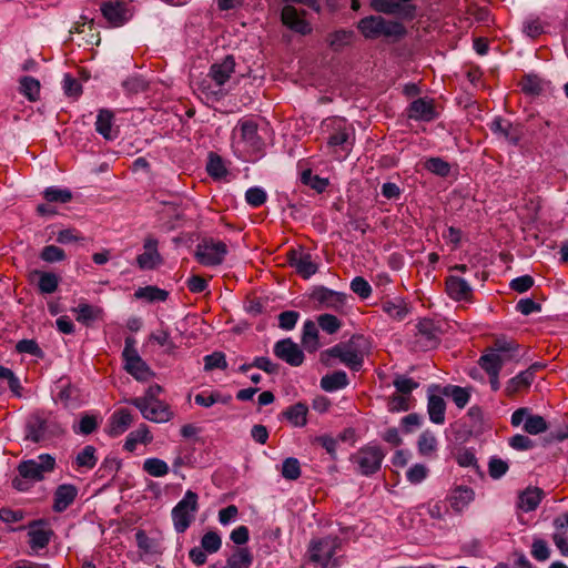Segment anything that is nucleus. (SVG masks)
Instances as JSON below:
<instances>
[{"label": "nucleus", "mask_w": 568, "mask_h": 568, "mask_svg": "<svg viewBox=\"0 0 568 568\" xmlns=\"http://www.w3.org/2000/svg\"><path fill=\"white\" fill-rule=\"evenodd\" d=\"M235 71V60L232 55L225 57L221 62L213 63L205 78L196 83L197 92L207 101H219L226 93V82Z\"/></svg>", "instance_id": "f257e3e1"}, {"label": "nucleus", "mask_w": 568, "mask_h": 568, "mask_svg": "<svg viewBox=\"0 0 568 568\" xmlns=\"http://www.w3.org/2000/svg\"><path fill=\"white\" fill-rule=\"evenodd\" d=\"M234 152L245 161H255L264 146L257 133V124L252 120H242L233 131Z\"/></svg>", "instance_id": "f03ea898"}, {"label": "nucleus", "mask_w": 568, "mask_h": 568, "mask_svg": "<svg viewBox=\"0 0 568 568\" xmlns=\"http://www.w3.org/2000/svg\"><path fill=\"white\" fill-rule=\"evenodd\" d=\"M321 129L325 134L326 146L334 154L338 152L349 153L355 139V131L346 119L331 116L323 120Z\"/></svg>", "instance_id": "7ed1b4c3"}, {"label": "nucleus", "mask_w": 568, "mask_h": 568, "mask_svg": "<svg viewBox=\"0 0 568 568\" xmlns=\"http://www.w3.org/2000/svg\"><path fill=\"white\" fill-rule=\"evenodd\" d=\"M63 430L55 417L44 410L33 413L26 424V438L39 443L50 436L62 434Z\"/></svg>", "instance_id": "20e7f679"}, {"label": "nucleus", "mask_w": 568, "mask_h": 568, "mask_svg": "<svg viewBox=\"0 0 568 568\" xmlns=\"http://www.w3.org/2000/svg\"><path fill=\"white\" fill-rule=\"evenodd\" d=\"M341 545L342 541L337 536L312 539L307 548L310 562L322 568H327L331 564L336 565L334 556L341 548Z\"/></svg>", "instance_id": "39448f33"}, {"label": "nucleus", "mask_w": 568, "mask_h": 568, "mask_svg": "<svg viewBox=\"0 0 568 568\" xmlns=\"http://www.w3.org/2000/svg\"><path fill=\"white\" fill-rule=\"evenodd\" d=\"M358 30L367 39L382 36L399 38L405 34V28L399 22L387 21L381 16H369L359 20Z\"/></svg>", "instance_id": "423d86ee"}, {"label": "nucleus", "mask_w": 568, "mask_h": 568, "mask_svg": "<svg viewBox=\"0 0 568 568\" xmlns=\"http://www.w3.org/2000/svg\"><path fill=\"white\" fill-rule=\"evenodd\" d=\"M199 510V496L192 490H186L183 498L171 511L173 526L176 532H185L195 519Z\"/></svg>", "instance_id": "0eeeda50"}, {"label": "nucleus", "mask_w": 568, "mask_h": 568, "mask_svg": "<svg viewBox=\"0 0 568 568\" xmlns=\"http://www.w3.org/2000/svg\"><path fill=\"white\" fill-rule=\"evenodd\" d=\"M384 458L385 452L378 445L367 444L351 456V462L357 473L371 476L381 469Z\"/></svg>", "instance_id": "6e6552de"}, {"label": "nucleus", "mask_w": 568, "mask_h": 568, "mask_svg": "<svg viewBox=\"0 0 568 568\" xmlns=\"http://www.w3.org/2000/svg\"><path fill=\"white\" fill-rule=\"evenodd\" d=\"M361 339L358 336H353L348 342L336 344L325 353L331 357L338 358L352 371L358 372L364 363V353L358 344Z\"/></svg>", "instance_id": "1a4fd4ad"}, {"label": "nucleus", "mask_w": 568, "mask_h": 568, "mask_svg": "<svg viewBox=\"0 0 568 568\" xmlns=\"http://www.w3.org/2000/svg\"><path fill=\"white\" fill-rule=\"evenodd\" d=\"M55 468V458L50 454H41L36 459L22 460L18 465L19 476L30 481H41Z\"/></svg>", "instance_id": "9d476101"}, {"label": "nucleus", "mask_w": 568, "mask_h": 568, "mask_svg": "<svg viewBox=\"0 0 568 568\" xmlns=\"http://www.w3.org/2000/svg\"><path fill=\"white\" fill-rule=\"evenodd\" d=\"M227 246L222 241L204 239L196 245L195 258L204 266H216L223 263Z\"/></svg>", "instance_id": "9b49d317"}, {"label": "nucleus", "mask_w": 568, "mask_h": 568, "mask_svg": "<svg viewBox=\"0 0 568 568\" xmlns=\"http://www.w3.org/2000/svg\"><path fill=\"white\" fill-rule=\"evenodd\" d=\"M103 18L111 27L119 28L129 22L133 17L131 6L125 1L109 0L100 7Z\"/></svg>", "instance_id": "f8f14e48"}, {"label": "nucleus", "mask_w": 568, "mask_h": 568, "mask_svg": "<svg viewBox=\"0 0 568 568\" xmlns=\"http://www.w3.org/2000/svg\"><path fill=\"white\" fill-rule=\"evenodd\" d=\"M129 403L135 406L145 419L153 423H166L173 416L170 406L162 400L130 399Z\"/></svg>", "instance_id": "ddd939ff"}, {"label": "nucleus", "mask_w": 568, "mask_h": 568, "mask_svg": "<svg viewBox=\"0 0 568 568\" xmlns=\"http://www.w3.org/2000/svg\"><path fill=\"white\" fill-rule=\"evenodd\" d=\"M287 262L304 280H308L318 271V264L312 254L302 247L292 248L287 252Z\"/></svg>", "instance_id": "4468645a"}, {"label": "nucleus", "mask_w": 568, "mask_h": 568, "mask_svg": "<svg viewBox=\"0 0 568 568\" xmlns=\"http://www.w3.org/2000/svg\"><path fill=\"white\" fill-rule=\"evenodd\" d=\"M310 297L314 303H316L317 308H328L334 311H341L345 306L347 300L345 293L336 292L324 286L315 287Z\"/></svg>", "instance_id": "2eb2a0df"}, {"label": "nucleus", "mask_w": 568, "mask_h": 568, "mask_svg": "<svg viewBox=\"0 0 568 568\" xmlns=\"http://www.w3.org/2000/svg\"><path fill=\"white\" fill-rule=\"evenodd\" d=\"M445 291L455 302L473 303L474 290L470 284L460 276L448 275L445 280Z\"/></svg>", "instance_id": "dca6fc26"}, {"label": "nucleus", "mask_w": 568, "mask_h": 568, "mask_svg": "<svg viewBox=\"0 0 568 568\" xmlns=\"http://www.w3.org/2000/svg\"><path fill=\"white\" fill-rule=\"evenodd\" d=\"M282 23L290 30L306 36L311 33L312 28L305 19V11H298L291 4H285L281 12Z\"/></svg>", "instance_id": "f3484780"}, {"label": "nucleus", "mask_w": 568, "mask_h": 568, "mask_svg": "<svg viewBox=\"0 0 568 568\" xmlns=\"http://www.w3.org/2000/svg\"><path fill=\"white\" fill-rule=\"evenodd\" d=\"M489 129L495 135L513 145H517L524 135L520 124H513L510 121L500 116L495 118L489 123Z\"/></svg>", "instance_id": "a211bd4d"}, {"label": "nucleus", "mask_w": 568, "mask_h": 568, "mask_svg": "<svg viewBox=\"0 0 568 568\" xmlns=\"http://www.w3.org/2000/svg\"><path fill=\"white\" fill-rule=\"evenodd\" d=\"M274 355L291 366H300L304 362V353L291 338H284L275 343Z\"/></svg>", "instance_id": "6ab92c4d"}, {"label": "nucleus", "mask_w": 568, "mask_h": 568, "mask_svg": "<svg viewBox=\"0 0 568 568\" xmlns=\"http://www.w3.org/2000/svg\"><path fill=\"white\" fill-rule=\"evenodd\" d=\"M407 116L415 121H434L438 116L434 100L428 98H418L412 101L407 108Z\"/></svg>", "instance_id": "aec40b11"}, {"label": "nucleus", "mask_w": 568, "mask_h": 568, "mask_svg": "<svg viewBox=\"0 0 568 568\" xmlns=\"http://www.w3.org/2000/svg\"><path fill=\"white\" fill-rule=\"evenodd\" d=\"M158 240L153 236L145 237L143 242V253L138 255L136 264L141 270H154L163 262L158 250Z\"/></svg>", "instance_id": "412c9836"}, {"label": "nucleus", "mask_w": 568, "mask_h": 568, "mask_svg": "<svg viewBox=\"0 0 568 568\" xmlns=\"http://www.w3.org/2000/svg\"><path fill=\"white\" fill-rule=\"evenodd\" d=\"M417 343L425 349H430L439 343V328L433 320L423 318L417 325Z\"/></svg>", "instance_id": "4be33fe9"}, {"label": "nucleus", "mask_w": 568, "mask_h": 568, "mask_svg": "<svg viewBox=\"0 0 568 568\" xmlns=\"http://www.w3.org/2000/svg\"><path fill=\"white\" fill-rule=\"evenodd\" d=\"M412 0H372V7L377 12L412 17L414 7Z\"/></svg>", "instance_id": "5701e85b"}, {"label": "nucleus", "mask_w": 568, "mask_h": 568, "mask_svg": "<svg viewBox=\"0 0 568 568\" xmlns=\"http://www.w3.org/2000/svg\"><path fill=\"white\" fill-rule=\"evenodd\" d=\"M78 493V488L72 484L59 485L53 493V511L63 513L67 510L74 503Z\"/></svg>", "instance_id": "b1692460"}, {"label": "nucleus", "mask_w": 568, "mask_h": 568, "mask_svg": "<svg viewBox=\"0 0 568 568\" xmlns=\"http://www.w3.org/2000/svg\"><path fill=\"white\" fill-rule=\"evenodd\" d=\"M53 531L43 521H37L29 526V544L33 550L43 549L51 540Z\"/></svg>", "instance_id": "393cba45"}, {"label": "nucleus", "mask_w": 568, "mask_h": 568, "mask_svg": "<svg viewBox=\"0 0 568 568\" xmlns=\"http://www.w3.org/2000/svg\"><path fill=\"white\" fill-rule=\"evenodd\" d=\"M132 423L133 416L129 409H116L109 419L106 433L111 437H118L125 433Z\"/></svg>", "instance_id": "a878e982"}, {"label": "nucleus", "mask_w": 568, "mask_h": 568, "mask_svg": "<svg viewBox=\"0 0 568 568\" xmlns=\"http://www.w3.org/2000/svg\"><path fill=\"white\" fill-rule=\"evenodd\" d=\"M72 312L75 315V320L85 326L102 320L103 316L101 307L88 303H80L77 307L72 308Z\"/></svg>", "instance_id": "bb28decb"}, {"label": "nucleus", "mask_w": 568, "mask_h": 568, "mask_svg": "<svg viewBox=\"0 0 568 568\" xmlns=\"http://www.w3.org/2000/svg\"><path fill=\"white\" fill-rule=\"evenodd\" d=\"M381 308L395 321H403L409 313L407 303L400 297L383 300Z\"/></svg>", "instance_id": "cd10ccee"}, {"label": "nucleus", "mask_w": 568, "mask_h": 568, "mask_svg": "<svg viewBox=\"0 0 568 568\" xmlns=\"http://www.w3.org/2000/svg\"><path fill=\"white\" fill-rule=\"evenodd\" d=\"M534 382V372L532 368H527L526 371L520 372L518 375L513 377L507 382L505 387V394L509 397L516 395L517 393L529 388L531 383Z\"/></svg>", "instance_id": "c85d7f7f"}, {"label": "nucleus", "mask_w": 568, "mask_h": 568, "mask_svg": "<svg viewBox=\"0 0 568 568\" xmlns=\"http://www.w3.org/2000/svg\"><path fill=\"white\" fill-rule=\"evenodd\" d=\"M301 342L303 347L310 353L316 352L320 348L317 323L311 320L304 323Z\"/></svg>", "instance_id": "c756f323"}, {"label": "nucleus", "mask_w": 568, "mask_h": 568, "mask_svg": "<svg viewBox=\"0 0 568 568\" xmlns=\"http://www.w3.org/2000/svg\"><path fill=\"white\" fill-rule=\"evenodd\" d=\"M153 440V436L145 424H141L135 430L131 432L124 442L123 448L126 452H134L138 444L148 445Z\"/></svg>", "instance_id": "7c9ffc66"}, {"label": "nucleus", "mask_w": 568, "mask_h": 568, "mask_svg": "<svg viewBox=\"0 0 568 568\" xmlns=\"http://www.w3.org/2000/svg\"><path fill=\"white\" fill-rule=\"evenodd\" d=\"M544 497L542 489L538 487H528L518 497V507L523 511H532L540 504Z\"/></svg>", "instance_id": "2f4dec72"}, {"label": "nucleus", "mask_w": 568, "mask_h": 568, "mask_svg": "<svg viewBox=\"0 0 568 568\" xmlns=\"http://www.w3.org/2000/svg\"><path fill=\"white\" fill-rule=\"evenodd\" d=\"M308 407L306 404L298 402L283 412V416L294 427H304L307 424Z\"/></svg>", "instance_id": "473e14b6"}, {"label": "nucleus", "mask_w": 568, "mask_h": 568, "mask_svg": "<svg viewBox=\"0 0 568 568\" xmlns=\"http://www.w3.org/2000/svg\"><path fill=\"white\" fill-rule=\"evenodd\" d=\"M442 395L452 398L454 404L459 408L463 409L467 406L469 403L471 393L470 388L460 387L457 385H446L440 389Z\"/></svg>", "instance_id": "72a5a7b5"}, {"label": "nucleus", "mask_w": 568, "mask_h": 568, "mask_svg": "<svg viewBox=\"0 0 568 568\" xmlns=\"http://www.w3.org/2000/svg\"><path fill=\"white\" fill-rule=\"evenodd\" d=\"M427 412L429 419L434 424L442 425L445 423L446 403L442 396L429 395L427 403Z\"/></svg>", "instance_id": "f704fd0d"}, {"label": "nucleus", "mask_w": 568, "mask_h": 568, "mask_svg": "<svg viewBox=\"0 0 568 568\" xmlns=\"http://www.w3.org/2000/svg\"><path fill=\"white\" fill-rule=\"evenodd\" d=\"M113 119L114 115L109 110H100L97 116L95 130L106 140H113L116 136V133L112 130Z\"/></svg>", "instance_id": "c9c22d12"}, {"label": "nucleus", "mask_w": 568, "mask_h": 568, "mask_svg": "<svg viewBox=\"0 0 568 568\" xmlns=\"http://www.w3.org/2000/svg\"><path fill=\"white\" fill-rule=\"evenodd\" d=\"M124 369L139 382H148L154 376L150 366L142 358H135V361L124 364Z\"/></svg>", "instance_id": "e433bc0d"}, {"label": "nucleus", "mask_w": 568, "mask_h": 568, "mask_svg": "<svg viewBox=\"0 0 568 568\" xmlns=\"http://www.w3.org/2000/svg\"><path fill=\"white\" fill-rule=\"evenodd\" d=\"M348 385L347 374L343 371H336L327 374L321 379V387L326 392H335Z\"/></svg>", "instance_id": "4c0bfd02"}, {"label": "nucleus", "mask_w": 568, "mask_h": 568, "mask_svg": "<svg viewBox=\"0 0 568 568\" xmlns=\"http://www.w3.org/2000/svg\"><path fill=\"white\" fill-rule=\"evenodd\" d=\"M474 490L466 486H459L452 491L449 497L450 506L456 510H463L473 499Z\"/></svg>", "instance_id": "58836bf2"}, {"label": "nucleus", "mask_w": 568, "mask_h": 568, "mask_svg": "<svg viewBox=\"0 0 568 568\" xmlns=\"http://www.w3.org/2000/svg\"><path fill=\"white\" fill-rule=\"evenodd\" d=\"M506 363V358L496 352H486L479 358L480 367L487 373H500L504 364Z\"/></svg>", "instance_id": "ea45409f"}, {"label": "nucleus", "mask_w": 568, "mask_h": 568, "mask_svg": "<svg viewBox=\"0 0 568 568\" xmlns=\"http://www.w3.org/2000/svg\"><path fill=\"white\" fill-rule=\"evenodd\" d=\"M253 562V555L246 547L236 548L227 558L225 568H250Z\"/></svg>", "instance_id": "a19ab883"}, {"label": "nucleus", "mask_w": 568, "mask_h": 568, "mask_svg": "<svg viewBox=\"0 0 568 568\" xmlns=\"http://www.w3.org/2000/svg\"><path fill=\"white\" fill-rule=\"evenodd\" d=\"M19 91L23 94L30 102H36L40 99V82L30 75H24L19 81Z\"/></svg>", "instance_id": "79ce46f5"}, {"label": "nucleus", "mask_w": 568, "mask_h": 568, "mask_svg": "<svg viewBox=\"0 0 568 568\" xmlns=\"http://www.w3.org/2000/svg\"><path fill=\"white\" fill-rule=\"evenodd\" d=\"M142 469L152 477H164L169 474L170 467L166 462L158 457L144 459Z\"/></svg>", "instance_id": "37998d69"}, {"label": "nucleus", "mask_w": 568, "mask_h": 568, "mask_svg": "<svg viewBox=\"0 0 568 568\" xmlns=\"http://www.w3.org/2000/svg\"><path fill=\"white\" fill-rule=\"evenodd\" d=\"M418 453L424 457H433L437 450V438L430 430L419 435L417 442Z\"/></svg>", "instance_id": "c03bdc74"}, {"label": "nucleus", "mask_w": 568, "mask_h": 568, "mask_svg": "<svg viewBox=\"0 0 568 568\" xmlns=\"http://www.w3.org/2000/svg\"><path fill=\"white\" fill-rule=\"evenodd\" d=\"M231 395H223L220 392H202L194 397L195 404L202 407H211L216 403L229 404Z\"/></svg>", "instance_id": "a18cd8bd"}, {"label": "nucleus", "mask_w": 568, "mask_h": 568, "mask_svg": "<svg viewBox=\"0 0 568 568\" xmlns=\"http://www.w3.org/2000/svg\"><path fill=\"white\" fill-rule=\"evenodd\" d=\"M134 296L139 300H145L148 302H164L168 298L169 293L165 290L149 285L138 288L134 293Z\"/></svg>", "instance_id": "49530a36"}, {"label": "nucleus", "mask_w": 568, "mask_h": 568, "mask_svg": "<svg viewBox=\"0 0 568 568\" xmlns=\"http://www.w3.org/2000/svg\"><path fill=\"white\" fill-rule=\"evenodd\" d=\"M150 341L156 343L159 346L163 347L165 353L173 354L178 348L176 344L173 342L170 332L165 327H160L154 331L150 335Z\"/></svg>", "instance_id": "de8ad7c7"}, {"label": "nucleus", "mask_w": 568, "mask_h": 568, "mask_svg": "<svg viewBox=\"0 0 568 568\" xmlns=\"http://www.w3.org/2000/svg\"><path fill=\"white\" fill-rule=\"evenodd\" d=\"M138 548L144 555H156L161 552L160 545L156 540L150 538L144 530H138L135 534Z\"/></svg>", "instance_id": "09e8293b"}, {"label": "nucleus", "mask_w": 568, "mask_h": 568, "mask_svg": "<svg viewBox=\"0 0 568 568\" xmlns=\"http://www.w3.org/2000/svg\"><path fill=\"white\" fill-rule=\"evenodd\" d=\"M206 171L211 178L216 180H221L227 175V169L223 159L215 153H210Z\"/></svg>", "instance_id": "8fccbe9b"}, {"label": "nucleus", "mask_w": 568, "mask_h": 568, "mask_svg": "<svg viewBox=\"0 0 568 568\" xmlns=\"http://www.w3.org/2000/svg\"><path fill=\"white\" fill-rule=\"evenodd\" d=\"M95 453L97 449L91 445H87L85 447H83L75 457L77 467L92 469L98 462Z\"/></svg>", "instance_id": "3c124183"}, {"label": "nucleus", "mask_w": 568, "mask_h": 568, "mask_svg": "<svg viewBox=\"0 0 568 568\" xmlns=\"http://www.w3.org/2000/svg\"><path fill=\"white\" fill-rule=\"evenodd\" d=\"M39 275L38 287L43 294H51L57 291L59 285V277L50 272H36Z\"/></svg>", "instance_id": "603ef678"}, {"label": "nucleus", "mask_w": 568, "mask_h": 568, "mask_svg": "<svg viewBox=\"0 0 568 568\" xmlns=\"http://www.w3.org/2000/svg\"><path fill=\"white\" fill-rule=\"evenodd\" d=\"M548 429V424L542 416L529 415L524 423V430L530 435H539Z\"/></svg>", "instance_id": "864d4df0"}, {"label": "nucleus", "mask_w": 568, "mask_h": 568, "mask_svg": "<svg viewBox=\"0 0 568 568\" xmlns=\"http://www.w3.org/2000/svg\"><path fill=\"white\" fill-rule=\"evenodd\" d=\"M519 85L523 92L532 95L540 94L544 89L541 79L535 74L525 75L520 80Z\"/></svg>", "instance_id": "5fc2aeb1"}, {"label": "nucleus", "mask_w": 568, "mask_h": 568, "mask_svg": "<svg viewBox=\"0 0 568 568\" xmlns=\"http://www.w3.org/2000/svg\"><path fill=\"white\" fill-rule=\"evenodd\" d=\"M316 323L327 334H335L342 327V321L327 313L318 315Z\"/></svg>", "instance_id": "6e6d98bb"}, {"label": "nucleus", "mask_w": 568, "mask_h": 568, "mask_svg": "<svg viewBox=\"0 0 568 568\" xmlns=\"http://www.w3.org/2000/svg\"><path fill=\"white\" fill-rule=\"evenodd\" d=\"M301 464L297 458L288 457L282 464V476L287 480H296L301 477Z\"/></svg>", "instance_id": "4d7b16f0"}, {"label": "nucleus", "mask_w": 568, "mask_h": 568, "mask_svg": "<svg viewBox=\"0 0 568 568\" xmlns=\"http://www.w3.org/2000/svg\"><path fill=\"white\" fill-rule=\"evenodd\" d=\"M0 381H7L10 390L14 396H22V386L20 379L16 376V374L8 367L0 366Z\"/></svg>", "instance_id": "13d9d810"}, {"label": "nucleus", "mask_w": 568, "mask_h": 568, "mask_svg": "<svg viewBox=\"0 0 568 568\" xmlns=\"http://www.w3.org/2000/svg\"><path fill=\"white\" fill-rule=\"evenodd\" d=\"M222 546L221 536L216 531H207L201 538V547L209 554H215Z\"/></svg>", "instance_id": "bf43d9fd"}, {"label": "nucleus", "mask_w": 568, "mask_h": 568, "mask_svg": "<svg viewBox=\"0 0 568 568\" xmlns=\"http://www.w3.org/2000/svg\"><path fill=\"white\" fill-rule=\"evenodd\" d=\"M301 181L303 184L310 185L317 192H323L328 186V181L326 179H322L318 175H313L311 170H305L302 172Z\"/></svg>", "instance_id": "052dcab7"}, {"label": "nucleus", "mask_w": 568, "mask_h": 568, "mask_svg": "<svg viewBox=\"0 0 568 568\" xmlns=\"http://www.w3.org/2000/svg\"><path fill=\"white\" fill-rule=\"evenodd\" d=\"M43 194L49 202L68 203L72 199V193L69 190L54 186L47 187Z\"/></svg>", "instance_id": "680f3d73"}, {"label": "nucleus", "mask_w": 568, "mask_h": 568, "mask_svg": "<svg viewBox=\"0 0 568 568\" xmlns=\"http://www.w3.org/2000/svg\"><path fill=\"white\" fill-rule=\"evenodd\" d=\"M425 168L442 178H445L450 172V165L440 158H430L426 161Z\"/></svg>", "instance_id": "e2e57ef3"}, {"label": "nucleus", "mask_w": 568, "mask_h": 568, "mask_svg": "<svg viewBox=\"0 0 568 568\" xmlns=\"http://www.w3.org/2000/svg\"><path fill=\"white\" fill-rule=\"evenodd\" d=\"M40 258L47 263L61 262L65 258L64 251L55 245H47L40 253Z\"/></svg>", "instance_id": "0e129e2a"}, {"label": "nucleus", "mask_w": 568, "mask_h": 568, "mask_svg": "<svg viewBox=\"0 0 568 568\" xmlns=\"http://www.w3.org/2000/svg\"><path fill=\"white\" fill-rule=\"evenodd\" d=\"M227 367V362L225 359V355L221 352H214L204 357V369L210 372L215 368L225 369Z\"/></svg>", "instance_id": "69168bd1"}, {"label": "nucleus", "mask_w": 568, "mask_h": 568, "mask_svg": "<svg viewBox=\"0 0 568 568\" xmlns=\"http://www.w3.org/2000/svg\"><path fill=\"white\" fill-rule=\"evenodd\" d=\"M245 200L251 206L258 207L266 202L267 194L262 187L254 186L245 192Z\"/></svg>", "instance_id": "338daca9"}, {"label": "nucleus", "mask_w": 568, "mask_h": 568, "mask_svg": "<svg viewBox=\"0 0 568 568\" xmlns=\"http://www.w3.org/2000/svg\"><path fill=\"white\" fill-rule=\"evenodd\" d=\"M98 427V422L94 416L84 415L81 417L79 424L73 426V432L81 435H90Z\"/></svg>", "instance_id": "774afa93"}]
</instances>
